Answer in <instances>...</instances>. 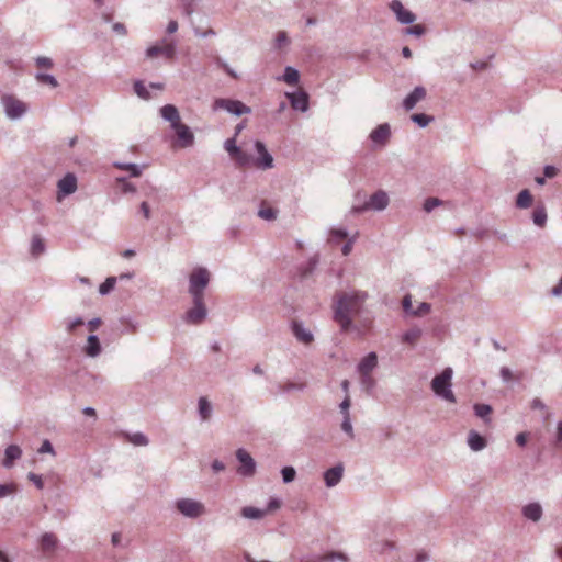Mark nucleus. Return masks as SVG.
I'll return each instance as SVG.
<instances>
[{
  "label": "nucleus",
  "mask_w": 562,
  "mask_h": 562,
  "mask_svg": "<svg viewBox=\"0 0 562 562\" xmlns=\"http://www.w3.org/2000/svg\"><path fill=\"white\" fill-rule=\"evenodd\" d=\"M235 456H237V461L240 463V467L237 469L238 475L243 477L254 476L256 471V462L251 458V454H249L245 449H238Z\"/></svg>",
  "instance_id": "obj_12"
},
{
  "label": "nucleus",
  "mask_w": 562,
  "mask_h": 562,
  "mask_svg": "<svg viewBox=\"0 0 562 562\" xmlns=\"http://www.w3.org/2000/svg\"><path fill=\"white\" fill-rule=\"evenodd\" d=\"M173 509L183 518L196 520L206 515L203 502L191 497H179L173 501Z\"/></svg>",
  "instance_id": "obj_4"
},
{
  "label": "nucleus",
  "mask_w": 562,
  "mask_h": 562,
  "mask_svg": "<svg viewBox=\"0 0 562 562\" xmlns=\"http://www.w3.org/2000/svg\"><path fill=\"white\" fill-rule=\"evenodd\" d=\"M254 148L255 151H257V157H252L238 147V145L234 144V138H226L225 143H223V149L231 156L237 167L249 168L254 166L263 171L272 169L274 167V159H272L271 154L266 149L265 144L260 140H255Z\"/></svg>",
  "instance_id": "obj_2"
},
{
  "label": "nucleus",
  "mask_w": 562,
  "mask_h": 562,
  "mask_svg": "<svg viewBox=\"0 0 562 562\" xmlns=\"http://www.w3.org/2000/svg\"><path fill=\"white\" fill-rule=\"evenodd\" d=\"M211 273L204 267H195L189 276V294L191 299H204V290L210 284Z\"/></svg>",
  "instance_id": "obj_6"
},
{
  "label": "nucleus",
  "mask_w": 562,
  "mask_h": 562,
  "mask_svg": "<svg viewBox=\"0 0 562 562\" xmlns=\"http://www.w3.org/2000/svg\"><path fill=\"white\" fill-rule=\"evenodd\" d=\"M521 516H524L525 519L530 520L532 522H539L542 518L541 504L533 502L524 505V507H521Z\"/></svg>",
  "instance_id": "obj_21"
},
{
  "label": "nucleus",
  "mask_w": 562,
  "mask_h": 562,
  "mask_svg": "<svg viewBox=\"0 0 562 562\" xmlns=\"http://www.w3.org/2000/svg\"><path fill=\"white\" fill-rule=\"evenodd\" d=\"M160 117L170 124V128L186 126L181 123L178 109L173 104H165L160 109Z\"/></svg>",
  "instance_id": "obj_16"
},
{
  "label": "nucleus",
  "mask_w": 562,
  "mask_h": 562,
  "mask_svg": "<svg viewBox=\"0 0 562 562\" xmlns=\"http://www.w3.org/2000/svg\"><path fill=\"white\" fill-rule=\"evenodd\" d=\"M390 10H392L393 14L396 16V21L402 25H412L416 20V16L405 9L400 0H392V2H390Z\"/></svg>",
  "instance_id": "obj_13"
},
{
  "label": "nucleus",
  "mask_w": 562,
  "mask_h": 562,
  "mask_svg": "<svg viewBox=\"0 0 562 562\" xmlns=\"http://www.w3.org/2000/svg\"><path fill=\"white\" fill-rule=\"evenodd\" d=\"M340 415H341V424H340L341 431H344V434L347 435L348 439L353 440L355 439V430H352L351 415H349V412H340Z\"/></svg>",
  "instance_id": "obj_31"
},
{
  "label": "nucleus",
  "mask_w": 562,
  "mask_h": 562,
  "mask_svg": "<svg viewBox=\"0 0 562 562\" xmlns=\"http://www.w3.org/2000/svg\"><path fill=\"white\" fill-rule=\"evenodd\" d=\"M405 34L419 37L425 34V27L417 24L405 30Z\"/></svg>",
  "instance_id": "obj_54"
},
{
  "label": "nucleus",
  "mask_w": 562,
  "mask_h": 562,
  "mask_svg": "<svg viewBox=\"0 0 562 562\" xmlns=\"http://www.w3.org/2000/svg\"><path fill=\"white\" fill-rule=\"evenodd\" d=\"M126 440L135 447H147L148 446V437L143 435V432H132L126 435Z\"/></svg>",
  "instance_id": "obj_35"
},
{
  "label": "nucleus",
  "mask_w": 562,
  "mask_h": 562,
  "mask_svg": "<svg viewBox=\"0 0 562 562\" xmlns=\"http://www.w3.org/2000/svg\"><path fill=\"white\" fill-rule=\"evenodd\" d=\"M85 321L81 318V316L66 317L64 321H61V326H64L65 333L67 334L75 333V330L81 327Z\"/></svg>",
  "instance_id": "obj_30"
},
{
  "label": "nucleus",
  "mask_w": 562,
  "mask_h": 562,
  "mask_svg": "<svg viewBox=\"0 0 562 562\" xmlns=\"http://www.w3.org/2000/svg\"><path fill=\"white\" fill-rule=\"evenodd\" d=\"M218 66L222 67V69L225 70V72L228 74V76L235 79L238 78V75H236V72L225 61L218 59Z\"/></svg>",
  "instance_id": "obj_61"
},
{
  "label": "nucleus",
  "mask_w": 562,
  "mask_h": 562,
  "mask_svg": "<svg viewBox=\"0 0 562 562\" xmlns=\"http://www.w3.org/2000/svg\"><path fill=\"white\" fill-rule=\"evenodd\" d=\"M378 366V356L376 352H369L367 356L361 358L360 362L357 364L358 374H371L373 370L376 369Z\"/></svg>",
  "instance_id": "obj_20"
},
{
  "label": "nucleus",
  "mask_w": 562,
  "mask_h": 562,
  "mask_svg": "<svg viewBox=\"0 0 562 562\" xmlns=\"http://www.w3.org/2000/svg\"><path fill=\"white\" fill-rule=\"evenodd\" d=\"M451 380H452V369L451 367H447L441 371V373L435 375L434 380H431V392H434L435 396L440 400L449 403H456L454 393L451 390Z\"/></svg>",
  "instance_id": "obj_3"
},
{
  "label": "nucleus",
  "mask_w": 562,
  "mask_h": 562,
  "mask_svg": "<svg viewBox=\"0 0 562 562\" xmlns=\"http://www.w3.org/2000/svg\"><path fill=\"white\" fill-rule=\"evenodd\" d=\"M115 284H116V278L115 277L106 278L105 282H103L99 286L100 295H108V294H110V292L113 291Z\"/></svg>",
  "instance_id": "obj_44"
},
{
  "label": "nucleus",
  "mask_w": 562,
  "mask_h": 562,
  "mask_svg": "<svg viewBox=\"0 0 562 562\" xmlns=\"http://www.w3.org/2000/svg\"><path fill=\"white\" fill-rule=\"evenodd\" d=\"M409 119H412V122L416 123L419 126V128L427 127L428 124H430L432 121V116L424 114V113L412 114V117H409Z\"/></svg>",
  "instance_id": "obj_41"
},
{
  "label": "nucleus",
  "mask_w": 562,
  "mask_h": 562,
  "mask_svg": "<svg viewBox=\"0 0 562 562\" xmlns=\"http://www.w3.org/2000/svg\"><path fill=\"white\" fill-rule=\"evenodd\" d=\"M286 99L295 111L305 113L307 111V93L304 91L286 92Z\"/></svg>",
  "instance_id": "obj_18"
},
{
  "label": "nucleus",
  "mask_w": 562,
  "mask_h": 562,
  "mask_svg": "<svg viewBox=\"0 0 562 562\" xmlns=\"http://www.w3.org/2000/svg\"><path fill=\"white\" fill-rule=\"evenodd\" d=\"M176 55V43L175 41H169L167 38H161L160 43L156 45H150L145 49V57L148 59H154L159 56L171 60Z\"/></svg>",
  "instance_id": "obj_8"
},
{
  "label": "nucleus",
  "mask_w": 562,
  "mask_h": 562,
  "mask_svg": "<svg viewBox=\"0 0 562 562\" xmlns=\"http://www.w3.org/2000/svg\"><path fill=\"white\" fill-rule=\"evenodd\" d=\"M562 445V420L557 423V432H555V446L561 447Z\"/></svg>",
  "instance_id": "obj_62"
},
{
  "label": "nucleus",
  "mask_w": 562,
  "mask_h": 562,
  "mask_svg": "<svg viewBox=\"0 0 562 562\" xmlns=\"http://www.w3.org/2000/svg\"><path fill=\"white\" fill-rule=\"evenodd\" d=\"M38 453L40 454L49 453V454L54 456L52 442L48 440L43 441L42 446H40V448H38Z\"/></svg>",
  "instance_id": "obj_56"
},
{
  "label": "nucleus",
  "mask_w": 562,
  "mask_h": 562,
  "mask_svg": "<svg viewBox=\"0 0 562 562\" xmlns=\"http://www.w3.org/2000/svg\"><path fill=\"white\" fill-rule=\"evenodd\" d=\"M292 333L296 340H299L301 344L308 345L313 342V333H311L310 329H307L303 323L299 321H293Z\"/></svg>",
  "instance_id": "obj_22"
},
{
  "label": "nucleus",
  "mask_w": 562,
  "mask_h": 562,
  "mask_svg": "<svg viewBox=\"0 0 562 562\" xmlns=\"http://www.w3.org/2000/svg\"><path fill=\"white\" fill-rule=\"evenodd\" d=\"M113 167L130 172V177H139L143 172V167L140 165L128 164V162H120L116 161L113 164Z\"/></svg>",
  "instance_id": "obj_32"
},
{
  "label": "nucleus",
  "mask_w": 562,
  "mask_h": 562,
  "mask_svg": "<svg viewBox=\"0 0 562 562\" xmlns=\"http://www.w3.org/2000/svg\"><path fill=\"white\" fill-rule=\"evenodd\" d=\"M351 407V398H349V394L345 395L344 401H341L340 405H338V409H340V413H347L349 412V408Z\"/></svg>",
  "instance_id": "obj_57"
},
{
  "label": "nucleus",
  "mask_w": 562,
  "mask_h": 562,
  "mask_svg": "<svg viewBox=\"0 0 562 562\" xmlns=\"http://www.w3.org/2000/svg\"><path fill=\"white\" fill-rule=\"evenodd\" d=\"M268 509H260L251 506L241 508L240 515L248 520H259L268 515Z\"/></svg>",
  "instance_id": "obj_29"
},
{
  "label": "nucleus",
  "mask_w": 562,
  "mask_h": 562,
  "mask_svg": "<svg viewBox=\"0 0 562 562\" xmlns=\"http://www.w3.org/2000/svg\"><path fill=\"white\" fill-rule=\"evenodd\" d=\"M280 506H281L280 499L270 498V501H268L267 508H265L263 510H268V513H270V512H273V510L280 508Z\"/></svg>",
  "instance_id": "obj_59"
},
{
  "label": "nucleus",
  "mask_w": 562,
  "mask_h": 562,
  "mask_svg": "<svg viewBox=\"0 0 562 562\" xmlns=\"http://www.w3.org/2000/svg\"><path fill=\"white\" fill-rule=\"evenodd\" d=\"M429 311H431V305H429V303L427 302H424V303H419L418 307L415 308V310H412L409 312H406L413 316H424L426 314L429 313Z\"/></svg>",
  "instance_id": "obj_49"
},
{
  "label": "nucleus",
  "mask_w": 562,
  "mask_h": 562,
  "mask_svg": "<svg viewBox=\"0 0 562 562\" xmlns=\"http://www.w3.org/2000/svg\"><path fill=\"white\" fill-rule=\"evenodd\" d=\"M78 190V178L74 172L68 171L57 181V202L61 203L69 195Z\"/></svg>",
  "instance_id": "obj_10"
},
{
  "label": "nucleus",
  "mask_w": 562,
  "mask_h": 562,
  "mask_svg": "<svg viewBox=\"0 0 562 562\" xmlns=\"http://www.w3.org/2000/svg\"><path fill=\"white\" fill-rule=\"evenodd\" d=\"M191 303H193V305H191L189 311L184 312L183 321L187 324L196 326L206 319L207 310L204 304V299H191Z\"/></svg>",
  "instance_id": "obj_9"
},
{
  "label": "nucleus",
  "mask_w": 562,
  "mask_h": 562,
  "mask_svg": "<svg viewBox=\"0 0 562 562\" xmlns=\"http://www.w3.org/2000/svg\"><path fill=\"white\" fill-rule=\"evenodd\" d=\"M171 131L177 135L178 146L182 148H190L192 144H194V135L188 125L171 127Z\"/></svg>",
  "instance_id": "obj_19"
},
{
  "label": "nucleus",
  "mask_w": 562,
  "mask_h": 562,
  "mask_svg": "<svg viewBox=\"0 0 562 562\" xmlns=\"http://www.w3.org/2000/svg\"><path fill=\"white\" fill-rule=\"evenodd\" d=\"M548 215L546 214L544 206H537L533 211V215H531V220H533V224L538 227H543L546 224V220Z\"/></svg>",
  "instance_id": "obj_39"
},
{
  "label": "nucleus",
  "mask_w": 562,
  "mask_h": 562,
  "mask_svg": "<svg viewBox=\"0 0 562 562\" xmlns=\"http://www.w3.org/2000/svg\"><path fill=\"white\" fill-rule=\"evenodd\" d=\"M499 379H502L503 383H509V381L513 379V372L507 367H502L499 369Z\"/></svg>",
  "instance_id": "obj_55"
},
{
  "label": "nucleus",
  "mask_w": 562,
  "mask_h": 562,
  "mask_svg": "<svg viewBox=\"0 0 562 562\" xmlns=\"http://www.w3.org/2000/svg\"><path fill=\"white\" fill-rule=\"evenodd\" d=\"M329 240L338 243L348 237V232L345 227H331L328 232Z\"/></svg>",
  "instance_id": "obj_40"
},
{
  "label": "nucleus",
  "mask_w": 562,
  "mask_h": 562,
  "mask_svg": "<svg viewBox=\"0 0 562 562\" xmlns=\"http://www.w3.org/2000/svg\"><path fill=\"white\" fill-rule=\"evenodd\" d=\"M196 408H199L200 422L205 423L210 420L211 415L213 414V406L205 396H200L199 403H196Z\"/></svg>",
  "instance_id": "obj_26"
},
{
  "label": "nucleus",
  "mask_w": 562,
  "mask_h": 562,
  "mask_svg": "<svg viewBox=\"0 0 562 562\" xmlns=\"http://www.w3.org/2000/svg\"><path fill=\"white\" fill-rule=\"evenodd\" d=\"M420 334H423V331H420L418 327H413L403 333L402 341L407 342L409 345H415L418 341Z\"/></svg>",
  "instance_id": "obj_37"
},
{
  "label": "nucleus",
  "mask_w": 562,
  "mask_h": 562,
  "mask_svg": "<svg viewBox=\"0 0 562 562\" xmlns=\"http://www.w3.org/2000/svg\"><path fill=\"white\" fill-rule=\"evenodd\" d=\"M367 297L368 294L362 291H351L337 295L334 305V319L340 326L341 333H355L358 337L364 334L363 330L352 324L351 317L359 313Z\"/></svg>",
  "instance_id": "obj_1"
},
{
  "label": "nucleus",
  "mask_w": 562,
  "mask_h": 562,
  "mask_svg": "<svg viewBox=\"0 0 562 562\" xmlns=\"http://www.w3.org/2000/svg\"><path fill=\"white\" fill-rule=\"evenodd\" d=\"M473 411H475V415L479 416V418L484 419L485 423L490 420L488 416L491 414V406L486 404H475L473 406Z\"/></svg>",
  "instance_id": "obj_43"
},
{
  "label": "nucleus",
  "mask_w": 562,
  "mask_h": 562,
  "mask_svg": "<svg viewBox=\"0 0 562 562\" xmlns=\"http://www.w3.org/2000/svg\"><path fill=\"white\" fill-rule=\"evenodd\" d=\"M442 204L441 200L438 198H429L424 202V211L427 213H431L434 210L438 209Z\"/></svg>",
  "instance_id": "obj_50"
},
{
  "label": "nucleus",
  "mask_w": 562,
  "mask_h": 562,
  "mask_svg": "<svg viewBox=\"0 0 562 562\" xmlns=\"http://www.w3.org/2000/svg\"><path fill=\"white\" fill-rule=\"evenodd\" d=\"M0 105H2L4 117L10 121L21 120L26 115L27 111H30L27 103L12 93L2 94V97H0Z\"/></svg>",
  "instance_id": "obj_5"
},
{
  "label": "nucleus",
  "mask_w": 562,
  "mask_h": 562,
  "mask_svg": "<svg viewBox=\"0 0 562 562\" xmlns=\"http://www.w3.org/2000/svg\"><path fill=\"white\" fill-rule=\"evenodd\" d=\"M558 170L554 166H544L543 168V175L548 179H552L557 177Z\"/></svg>",
  "instance_id": "obj_60"
},
{
  "label": "nucleus",
  "mask_w": 562,
  "mask_h": 562,
  "mask_svg": "<svg viewBox=\"0 0 562 562\" xmlns=\"http://www.w3.org/2000/svg\"><path fill=\"white\" fill-rule=\"evenodd\" d=\"M133 91H135L136 97L143 100L149 99V91L146 86L143 85V81H135V83H133Z\"/></svg>",
  "instance_id": "obj_46"
},
{
  "label": "nucleus",
  "mask_w": 562,
  "mask_h": 562,
  "mask_svg": "<svg viewBox=\"0 0 562 562\" xmlns=\"http://www.w3.org/2000/svg\"><path fill=\"white\" fill-rule=\"evenodd\" d=\"M16 493V485L14 483L0 484V499L9 497Z\"/></svg>",
  "instance_id": "obj_47"
},
{
  "label": "nucleus",
  "mask_w": 562,
  "mask_h": 562,
  "mask_svg": "<svg viewBox=\"0 0 562 562\" xmlns=\"http://www.w3.org/2000/svg\"><path fill=\"white\" fill-rule=\"evenodd\" d=\"M360 374V386L361 390L367 392V394H371L372 390H374V379L371 376V373H358Z\"/></svg>",
  "instance_id": "obj_36"
},
{
  "label": "nucleus",
  "mask_w": 562,
  "mask_h": 562,
  "mask_svg": "<svg viewBox=\"0 0 562 562\" xmlns=\"http://www.w3.org/2000/svg\"><path fill=\"white\" fill-rule=\"evenodd\" d=\"M550 293L557 297L562 295V278H560V281H558V284L554 288H551Z\"/></svg>",
  "instance_id": "obj_63"
},
{
  "label": "nucleus",
  "mask_w": 562,
  "mask_h": 562,
  "mask_svg": "<svg viewBox=\"0 0 562 562\" xmlns=\"http://www.w3.org/2000/svg\"><path fill=\"white\" fill-rule=\"evenodd\" d=\"M391 136L390 125L387 123H382L375 127V130L370 132V142L375 147H383L386 145L387 140Z\"/></svg>",
  "instance_id": "obj_14"
},
{
  "label": "nucleus",
  "mask_w": 562,
  "mask_h": 562,
  "mask_svg": "<svg viewBox=\"0 0 562 562\" xmlns=\"http://www.w3.org/2000/svg\"><path fill=\"white\" fill-rule=\"evenodd\" d=\"M285 45H288L286 32L280 31L277 33V36H274V48L281 49Z\"/></svg>",
  "instance_id": "obj_53"
},
{
  "label": "nucleus",
  "mask_w": 562,
  "mask_h": 562,
  "mask_svg": "<svg viewBox=\"0 0 562 562\" xmlns=\"http://www.w3.org/2000/svg\"><path fill=\"white\" fill-rule=\"evenodd\" d=\"M43 239H41L38 236H33L32 244H30V252H32V256L37 257L38 255L43 254Z\"/></svg>",
  "instance_id": "obj_45"
},
{
  "label": "nucleus",
  "mask_w": 562,
  "mask_h": 562,
  "mask_svg": "<svg viewBox=\"0 0 562 562\" xmlns=\"http://www.w3.org/2000/svg\"><path fill=\"white\" fill-rule=\"evenodd\" d=\"M467 445L473 452H481L486 448V439L476 430H470L467 437Z\"/></svg>",
  "instance_id": "obj_23"
},
{
  "label": "nucleus",
  "mask_w": 562,
  "mask_h": 562,
  "mask_svg": "<svg viewBox=\"0 0 562 562\" xmlns=\"http://www.w3.org/2000/svg\"><path fill=\"white\" fill-rule=\"evenodd\" d=\"M112 30L122 36L126 35V27L122 23L113 24Z\"/></svg>",
  "instance_id": "obj_64"
},
{
  "label": "nucleus",
  "mask_w": 562,
  "mask_h": 562,
  "mask_svg": "<svg viewBox=\"0 0 562 562\" xmlns=\"http://www.w3.org/2000/svg\"><path fill=\"white\" fill-rule=\"evenodd\" d=\"M35 65L40 69H50L53 68V59L47 56H37L35 57Z\"/></svg>",
  "instance_id": "obj_51"
},
{
  "label": "nucleus",
  "mask_w": 562,
  "mask_h": 562,
  "mask_svg": "<svg viewBox=\"0 0 562 562\" xmlns=\"http://www.w3.org/2000/svg\"><path fill=\"white\" fill-rule=\"evenodd\" d=\"M213 110H224L233 115H245L251 113V108L244 104L240 100L218 98L213 102Z\"/></svg>",
  "instance_id": "obj_11"
},
{
  "label": "nucleus",
  "mask_w": 562,
  "mask_h": 562,
  "mask_svg": "<svg viewBox=\"0 0 562 562\" xmlns=\"http://www.w3.org/2000/svg\"><path fill=\"white\" fill-rule=\"evenodd\" d=\"M277 80L283 81L284 83L293 87L300 82V72L296 70V68L286 66L283 75H281V77H277Z\"/></svg>",
  "instance_id": "obj_27"
},
{
  "label": "nucleus",
  "mask_w": 562,
  "mask_h": 562,
  "mask_svg": "<svg viewBox=\"0 0 562 562\" xmlns=\"http://www.w3.org/2000/svg\"><path fill=\"white\" fill-rule=\"evenodd\" d=\"M35 80L40 85H47V86L52 87V89H55L58 87V81L56 80L55 77H53V75H48L45 72H37V74H35Z\"/></svg>",
  "instance_id": "obj_38"
},
{
  "label": "nucleus",
  "mask_w": 562,
  "mask_h": 562,
  "mask_svg": "<svg viewBox=\"0 0 562 562\" xmlns=\"http://www.w3.org/2000/svg\"><path fill=\"white\" fill-rule=\"evenodd\" d=\"M531 193L528 191V189H524L520 191V193H518L517 202H515V205H517L518 210H528L531 207Z\"/></svg>",
  "instance_id": "obj_34"
},
{
  "label": "nucleus",
  "mask_w": 562,
  "mask_h": 562,
  "mask_svg": "<svg viewBox=\"0 0 562 562\" xmlns=\"http://www.w3.org/2000/svg\"><path fill=\"white\" fill-rule=\"evenodd\" d=\"M426 98V89L422 86L415 87L408 95L403 99L402 105L403 110L411 111L413 110L420 101Z\"/></svg>",
  "instance_id": "obj_15"
},
{
  "label": "nucleus",
  "mask_w": 562,
  "mask_h": 562,
  "mask_svg": "<svg viewBox=\"0 0 562 562\" xmlns=\"http://www.w3.org/2000/svg\"><path fill=\"white\" fill-rule=\"evenodd\" d=\"M116 181L122 184V192L125 194H133L136 192V187L125 178H116Z\"/></svg>",
  "instance_id": "obj_52"
},
{
  "label": "nucleus",
  "mask_w": 562,
  "mask_h": 562,
  "mask_svg": "<svg viewBox=\"0 0 562 562\" xmlns=\"http://www.w3.org/2000/svg\"><path fill=\"white\" fill-rule=\"evenodd\" d=\"M389 204L390 198L387 196V193L383 190H379L371 194L369 200H367L362 205L351 206V213L357 214L366 211L383 212L386 210Z\"/></svg>",
  "instance_id": "obj_7"
},
{
  "label": "nucleus",
  "mask_w": 562,
  "mask_h": 562,
  "mask_svg": "<svg viewBox=\"0 0 562 562\" xmlns=\"http://www.w3.org/2000/svg\"><path fill=\"white\" fill-rule=\"evenodd\" d=\"M58 546V539L52 532H45L40 537V547L43 552H53Z\"/></svg>",
  "instance_id": "obj_28"
},
{
  "label": "nucleus",
  "mask_w": 562,
  "mask_h": 562,
  "mask_svg": "<svg viewBox=\"0 0 562 562\" xmlns=\"http://www.w3.org/2000/svg\"><path fill=\"white\" fill-rule=\"evenodd\" d=\"M305 389H306V384L304 382L286 381L285 383L279 385L280 394H290L292 392H302Z\"/></svg>",
  "instance_id": "obj_33"
},
{
  "label": "nucleus",
  "mask_w": 562,
  "mask_h": 562,
  "mask_svg": "<svg viewBox=\"0 0 562 562\" xmlns=\"http://www.w3.org/2000/svg\"><path fill=\"white\" fill-rule=\"evenodd\" d=\"M21 448L16 445H10L9 447L4 448V457L2 460V465L5 469L13 468V463L15 460L21 458Z\"/></svg>",
  "instance_id": "obj_24"
},
{
  "label": "nucleus",
  "mask_w": 562,
  "mask_h": 562,
  "mask_svg": "<svg viewBox=\"0 0 562 562\" xmlns=\"http://www.w3.org/2000/svg\"><path fill=\"white\" fill-rule=\"evenodd\" d=\"M296 476V471L292 467H283L281 469V480H283V483L289 484L293 482L294 477Z\"/></svg>",
  "instance_id": "obj_48"
},
{
  "label": "nucleus",
  "mask_w": 562,
  "mask_h": 562,
  "mask_svg": "<svg viewBox=\"0 0 562 562\" xmlns=\"http://www.w3.org/2000/svg\"><path fill=\"white\" fill-rule=\"evenodd\" d=\"M276 215H278V211L270 206H261L260 210H258V217L267 221L272 222L276 220Z\"/></svg>",
  "instance_id": "obj_42"
},
{
  "label": "nucleus",
  "mask_w": 562,
  "mask_h": 562,
  "mask_svg": "<svg viewBox=\"0 0 562 562\" xmlns=\"http://www.w3.org/2000/svg\"><path fill=\"white\" fill-rule=\"evenodd\" d=\"M29 480L33 483V485L36 486V488L42 490L43 488V479H41L40 475H36L34 473H29Z\"/></svg>",
  "instance_id": "obj_58"
},
{
  "label": "nucleus",
  "mask_w": 562,
  "mask_h": 562,
  "mask_svg": "<svg viewBox=\"0 0 562 562\" xmlns=\"http://www.w3.org/2000/svg\"><path fill=\"white\" fill-rule=\"evenodd\" d=\"M342 472H345L342 464H337L323 472V482H325V486L328 488L337 486L339 482H341Z\"/></svg>",
  "instance_id": "obj_17"
},
{
  "label": "nucleus",
  "mask_w": 562,
  "mask_h": 562,
  "mask_svg": "<svg viewBox=\"0 0 562 562\" xmlns=\"http://www.w3.org/2000/svg\"><path fill=\"white\" fill-rule=\"evenodd\" d=\"M83 353L89 358H97L101 353L100 339L94 334L88 335L87 344H85Z\"/></svg>",
  "instance_id": "obj_25"
}]
</instances>
